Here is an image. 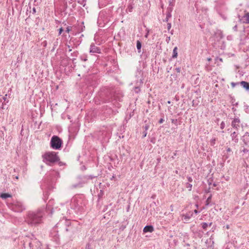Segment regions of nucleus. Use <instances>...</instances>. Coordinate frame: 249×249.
I'll use <instances>...</instances> for the list:
<instances>
[{"mask_svg":"<svg viewBox=\"0 0 249 249\" xmlns=\"http://www.w3.org/2000/svg\"><path fill=\"white\" fill-rule=\"evenodd\" d=\"M44 214L42 210L38 209L36 212H29L25 218V222L29 225L36 226L42 223Z\"/></svg>","mask_w":249,"mask_h":249,"instance_id":"obj_1","label":"nucleus"},{"mask_svg":"<svg viewBox=\"0 0 249 249\" xmlns=\"http://www.w3.org/2000/svg\"><path fill=\"white\" fill-rule=\"evenodd\" d=\"M82 196H75L71 200V208L76 212L81 213L84 210L85 204L83 202Z\"/></svg>","mask_w":249,"mask_h":249,"instance_id":"obj_2","label":"nucleus"},{"mask_svg":"<svg viewBox=\"0 0 249 249\" xmlns=\"http://www.w3.org/2000/svg\"><path fill=\"white\" fill-rule=\"evenodd\" d=\"M44 161L46 164L51 165L59 160V158L54 152H49L43 155Z\"/></svg>","mask_w":249,"mask_h":249,"instance_id":"obj_3","label":"nucleus"},{"mask_svg":"<svg viewBox=\"0 0 249 249\" xmlns=\"http://www.w3.org/2000/svg\"><path fill=\"white\" fill-rule=\"evenodd\" d=\"M8 207L15 212L20 213L25 209V206L20 201H14L12 203L7 202Z\"/></svg>","mask_w":249,"mask_h":249,"instance_id":"obj_4","label":"nucleus"},{"mask_svg":"<svg viewBox=\"0 0 249 249\" xmlns=\"http://www.w3.org/2000/svg\"><path fill=\"white\" fill-rule=\"evenodd\" d=\"M51 146L53 149H59L61 147L62 141L56 136H53L51 138Z\"/></svg>","mask_w":249,"mask_h":249,"instance_id":"obj_5","label":"nucleus"},{"mask_svg":"<svg viewBox=\"0 0 249 249\" xmlns=\"http://www.w3.org/2000/svg\"><path fill=\"white\" fill-rule=\"evenodd\" d=\"M107 22L108 19L106 14L103 12H100L97 20V23L99 24V25L100 27H103Z\"/></svg>","mask_w":249,"mask_h":249,"instance_id":"obj_6","label":"nucleus"},{"mask_svg":"<svg viewBox=\"0 0 249 249\" xmlns=\"http://www.w3.org/2000/svg\"><path fill=\"white\" fill-rule=\"evenodd\" d=\"M89 52L92 53H101V51L98 47L94 45V44L92 43L90 45Z\"/></svg>","mask_w":249,"mask_h":249,"instance_id":"obj_7","label":"nucleus"},{"mask_svg":"<svg viewBox=\"0 0 249 249\" xmlns=\"http://www.w3.org/2000/svg\"><path fill=\"white\" fill-rule=\"evenodd\" d=\"M242 140L245 144L249 146V134L247 132L245 134Z\"/></svg>","mask_w":249,"mask_h":249,"instance_id":"obj_8","label":"nucleus"},{"mask_svg":"<svg viewBox=\"0 0 249 249\" xmlns=\"http://www.w3.org/2000/svg\"><path fill=\"white\" fill-rule=\"evenodd\" d=\"M233 127L237 129L240 126V120L238 118H235L231 123Z\"/></svg>","mask_w":249,"mask_h":249,"instance_id":"obj_9","label":"nucleus"},{"mask_svg":"<svg viewBox=\"0 0 249 249\" xmlns=\"http://www.w3.org/2000/svg\"><path fill=\"white\" fill-rule=\"evenodd\" d=\"M232 154L231 149L227 148L226 150L223 152V157L225 159H227L229 156Z\"/></svg>","mask_w":249,"mask_h":249,"instance_id":"obj_10","label":"nucleus"},{"mask_svg":"<svg viewBox=\"0 0 249 249\" xmlns=\"http://www.w3.org/2000/svg\"><path fill=\"white\" fill-rule=\"evenodd\" d=\"M35 245L36 247H39L40 246L41 243L39 241L36 240V239L29 243V246L30 248H33V247Z\"/></svg>","mask_w":249,"mask_h":249,"instance_id":"obj_11","label":"nucleus"},{"mask_svg":"<svg viewBox=\"0 0 249 249\" xmlns=\"http://www.w3.org/2000/svg\"><path fill=\"white\" fill-rule=\"evenodd\" d=\"M53 200H50L49 201V203L47 204V207H46V210L47 211H49L50 210L51 211V212H50L51 214H52V213H53L52 209H53V208H52V206H53Z\"/></svg>","mask_w":249,"mask_h":249,"instance_id":"obj_12","label":"nucleus"},{"mask_svg":"<svg viewBox=\"0 0 249 249\" xmlns=\"http://www.w3.org/2000/svg\"><path fill=\"white\" fill-rule=\"evenodd\" d=\"M154 231V228L152 226H146L143 230L144 232H152Z\"/></svg>","mask_w":249,"mask_h":249,"instance_id":"obj_13","label":"nucleus"},{"mask_svg":"<svg viewBox=\"0 0 249 249\" xmlns=\"http://www.w3.org/2000/svg\"><path fill=\"white\" fill-rule=\"evenodd\" d=\"M193 212H189V213H187L186 214L183 215L184 217V220L185 221H188L193 216Z\"/></svg>","mask_w":249,"mask_h":249,"instance_id":"obj_14","label":"nucleus"},{"mask_svg":"<svg viewBox=\"0 0 249 249\" xmlns=\"http://www.w3.org/2000/svg\"><path fill=\"white\" fill-rule=\"evenodd\" d=\"M231 137L232 140L235 143H237L238 141V138L237 137V134L235 132H233L231 134Z\"/></svg>","mask_w":249,"mask_h":249,"instance_id":"obj_15","label":"nucleus"},{"mask_svg":"<svg viewBox=\"0 0 249 249\" xmlns=\"http://www.w3.org/2000/svg\"><path fill=\"white\" fill-rule=\"evenodd\" d=\"M240 85L247 90L249 89V83L247 82L242 81L240 82Z\"/></svg>","mask_w":249,"mask_h":249,"instance_id":"obj_16","label":"nucleus"},{"mask_svg":"<svg viewBox=\"0 0 249 249\" xmlns=\"http://www.w3.org/2000/svg\"><path fill=\"white\" fill-rule=\"evenodd\" d=\"M12 196L9 194L2 193L0 195V197L3 199H5L7 198L11 197Z\"/></svg>","mask_w":249,"mask_h":249,"instance_id":"obj_17","label":"nucleus"},{"mask_svg":"<svg viewBox=\"0 0 249 249\" xmlns=\"http://www.w3.org/2000/svg\"><path fill=\"white\" fill-rule=\"evenodd\" d=\"M242 20L244 22L249 23V13H248L245 15V16L243 17Z\"/></svg>","mask_w":249,"mask_h":249,"instance_id":"obj_18","label":"nucleus"},{"mask_svg":"<svg viewBox=\"0 0 249 249\" xmlns=\"http://www.w3.org/2000/svg\"><path fill=\"white\" fill-rule=\"evenodd\" d=\"M178 56V48L177 47H175L173 51V54L172 57L173 58H176Z\"/></svg>","mask_w":249,"mask_h":249,"instance_id":"obj_19","label":"nucleus"},{"mask_svg":"<svg viewBox=\"0 0 249 249\" xmlns=\"http://www.w3.org/2000/svg\"><path fill=\"white\" fill-rule=\"evenodd\" d=\"M137 49L138 50V53H141V47H142V44L140 41L137 40V44H136Z\"/></svg>","mask_w":249,"mask_h":249,"instance_id":"obj_20","label":"nucleus"},{"mask_svg":"<svg viewBox=\"0 0 249 249\" xmlns=\"http://www.w3.org/2000/svg\"><path fill=\"white\" fill-rule=\"evenodd\" d=\"M216 139L213 138L212 139L210 142V144L212 146H213L215 143Z\"/></svg>","mask_w":249,"mask_h":249,"instance_id":"obj_21","label":"nucleus"},{"mask_svg":"<svg viewBox=\"0 0 249 249\" xmlns=\"http://www.w3.org/2000/svg\"><path fill=\"white\" fill-rule=\"evenodd\" d=\"M133 9V7L131 5H129L128 6V7L126 9V10L129 12H132V10Z\"/></svg>","mask_w":249,"mask_h":249,"instance_id":"obj_22","label":"nucleus"},{"mask_svg":"<svg viewBox=\"0 0 249 249\" xmlns=\"http://www.w3.org/2000/svg\"><path fill=\"white\" fill-rule=\"evenodd\" d=\"M239 85H240V82H237V83L232 82L231 83V85L232 88H234L235 87V86Z\"/></svg>","mask_w":249,"mask_h":249,"instance_id":"obj_23","label":"nucleus"},{"mask_svg":"<svg viewBox=\"0 0 249 249\" xmlns=\"http://www.w3.org/2000/svg\"><path fill=\"white\" fill-rule=\"evenodd\" d=\"M186 187L189 188V190L191 191L192 187V185L190 183H187L186 184Z\"/></svg>","mask_w":249,"mask_h":249,"instance_id":"obj_24","label":"nucleus"},{"mask_svg":"<svg viewBox=\"0 0 249 249\" xmlns=\"http://www.w3.org/2000/svg\"><path fill=\"white\" fill-rule=\"evenodd\" d=\"M208 224L206 223H202V228L203 229H206L207 228V227H208Z\"/></svg>","mask_w":249,"mask_h":249,"instance_id":"obj_25","label":"nucleus"},{"mask_svg":"<svg viewBox=\"0 0 249 249\" xmlns=\"http://www.w3.org/2000/svg\"><path fill=\"white\" fill-rule=\"evenodd\" d=\"M225 127V124L224 122H222L220 124V128L223 129Z\"/></svg>","mask_w":249,"mask_h":249,"instance_id":"obj_26","label":"nucleus"},{"mask_svg":"<svg viewBox=\"0 0 249 249\" xmlns=\"http://www.w3.org/2000/svg\"><path fill=\"white\" fill-rule=\"evenodd\" d=\"M71 30V27L68 26L66 28V32L69 33Z\"/></svg>","mask_w":249,"mask_h":249,"instance_id":"obj_27","label":"nucleus"},{"mask_svg":"<svg viewBox=\"0 0 249 249\" xmlns=\"http://www.w3.org/2000/svg\"><path fill=\"white\" fill-rule=\"evenodd\" d=\"M169 5L171 6V7L169 8V9H170V11H172V7L174 6V3L171 1H170L169 2Z\"/></svg>","mask_w":249,"mask_h":249,"instance_id":"obj_28","label":"nucleus"},{"mask_svg":"<svg viewBox=\"0 0 249 249\" xmlns=\"http://www.w3.org/2000/svg\"><path fill=\"white\" fill-rule=\"evenodd\" d=\"M211 196H209L206 200V205H208L211 201Z\"/></svg>","mask_w":249,"mask_h":249,"instance_id":"obj_29","label":"nucleus"},{"mask_svg":"<svg viewBox=\"0 0 249 249\" xmlns=\"http://www.w3.org/2000/svg\"><path fill=\"white\" fill-rule=\"evenodd\" d=\"M52 173L53 174V175H55L57 178L59 177V173L57 172H56V171H53L52 172Z\"/></svg>","mask_w":249,"mask_h":249,"instance_id":"obj_30","label":"nucleus"},{"mask_svg":"<svg viewBox=\"0 0 249 249\" xmlns=\"http://www.w3.org/2000/svg\"><path fill=\"white\" fill-rule=\"evenodd\" d=\"M175 70L178 73H179L180 72V69L179 68H176L175 69Z\"/></svg>","mask_w":249,"mask_h":249,"instance_id":"obj_31","label":"nucleus"},{"mask_svg":"<svg viewBox=\"0 0 249 249\" xmlns=\"http://www.w3.org/2000/svg\"><path fill=\"white\" fill-rule=\"evenodd\" d=\"M164 122V119H162V118H161L160 120H159V123L160 124H162L163 122Z\"/></svg>","mask_w":249,"mask_h":249,"instance_id":"obj_32","label":"nucleus"},{"mask_svg":"<svg viewBox=\"0 0 249 249\" xmlns=\"http://www.w3.org/2000/svg\"><path fill=\"white\" fill-rule=\"evenodd\" d=\"M188 178V180L189 182H192V180H193V179H192V178H191V177H188V178Z\"/></svg>","mask_w":249,"mask_h":249,"instance_id":"obj_33","label":"nucleus"},{"mask_svg":"<svg viewBox=\"0 0 249 249\" xmlns=\"http://www.w3.org/2000/svg\"><path fill=\"white\" fill-rule=\"evenodd\" d=\"M171 23H168V27H167L168 30H170V28H171Z\"/></svg>","mask_w":249,"mask_h":249,"instance_id":"obj_34","label":"nucleus"},{"mask_svg":"<svg viewBox=\"0 0 249 249\" xmlns=\"http://www.w3.org/2000/svg\"><path fill=\"white\" fill-rule=\"evenodd\" d=\"M63 29L62 28H61L60 29H59V34L60 35L61 34L62 32H63Z\"/></svg>","mask_w":249,"mask_h":249,"instance_id":"obj_35","label":"nucleus"},{"mask_svg":"<svg viewBox=\"0 0 249 249\" xmlns=\"http://www.w3.org/2000/svg\"><path fill=\"white\" fill-rule=\"evenodd\" d=\"M216 61L219 60L220 62H222V59L221 58H218L217 57V58H216Z\"/></svg>","mask_w":249,"mask_h":249,"instance_id":"obj_36","label":"nucleus"},{"mask_svg":"<svg viewBox=\"0 0 249 249\" xmlns=\"http://www.w3.org/2000/svg\"><path fill=\"white\" fill-rule=\"evenodd\" d=\"M249 151V150H248L247 149H246V148H244L243 150H242V151L244 152V153H245L246 152H248Z\"/></svg>","mask_w":249,"mask_h":249,"instance_id":"obj_37","label":"nucleus"},{"mask_svg":"<svg viewBox=\"0 0 249 249\" xmlns=\"http://www.w3.org/2000/svg\"><path fill=\"white\" fill-rule=\"evenodd\" d=\"M110 137V133H108L107 136V138H109Z\"/></svg>","mask_w":249,"mask_h":249,"instance_id":"obj_38","label":"nucleus"},{"mask_svg":"<svg viewBox=\"0 0 249 249\" xmlns=\"http://www.w3.org/2000/svg\"><path fill=\"white\" fill-rule=\"evenodd\" d=\"M194 212H195V213H196V214H197V213H198V211H197L196 210H195L194 211Z\"/></svg>","mask_w":249,"mask_h":249,"instance_id":"obj_39","label":"nucleus"},{"mask_svg":"<svg viewBox=\"0 0 249 249\" xmlns=\"http://www.w3.org/2000/svg\"><path fill=\"white\" fill-rule=\"evenodd\" d=\"M136 91L138 92V90H139V89L138 88H136Z\"/></svg>","mask_w":249,"mask_h":249,"instance_id":"obj_40","label":"nucleus"},{"mask_svg":"<svg viewBox=\"0 0 249 249\" xmlns=\"http://www.w3.org/2000/svg\"><path fill=\"white\" fill-rule=\"evenodd\" d=\"M59 164L60 166H61L62 165V163L61 162H59Z\"/></svg>","mask_w":249,"mask_h":249,"instance_id":"obj_41","label":"nucleus"},{"mask_svg":"<svg viewBox=\"0 0 249 249\" xmlns=\"http://www.w3.org/2000/svg\"><path fill=\"white\" fill-rule=\"evenodd\" d=\"M207 59H208V61H209L211 60V58H208Z\"/></svg>","mask_w":249,"mask_h":249,"instance_id":"obj_42","label":"nucleus"},{"mask_svg":"<svg viewBox=\"0 0 249 249\" xmlns=\"http://www.w3.org/2000/svg\"><path fill=\"white\" fill-rule=\"evenodd\" d=\"M147 36H148V34H147L145 36V37H147Z\"/></svg>","mask_w":249,"mask_h":249,"instance_id":"obj_43","label":"nucleus"},{"mask_svg":"<svg viewBox=\"0 0 249 249\" xmlns=\"http://www.w3.org/2000/svg\"><path fill=\"white\" fill-rule=\"evenodd\" d=\"M146 136V133H145V134H144V137H145Z\"/></svg>","mask_w":249,"mask_h":249,"instance_id":"obj_44","label":"nucleus"},{"mask_svg":"<svg viewBox=\"0 0 249 249\" xmlns=\"http://www.w3.org/2000/svg\"><path fill=\"white\" fill-rule=\"evenodd\" d=\"M148 129V126H145V129L147 130Z\"/></svg>","mask_w":249,"mask_h":249,"instance_id":"obj_45","label":"nucleus"},{"mask_svg":"<svg viewBox=\"0 0 249 249\" xmlns=\"http://www.w3.org/2000/svg\"><path fill=\"white\" fill-rule=\"evenodd\" d=\"M168 104H170L171 103V102L170 101H168V102H167Z\"/></svg>","mask_w":249,"mask_h":249,"instance_id":"obj_46","label":"nucleus"},{"mask_svg":"<svg viewBox=\"0 0 249 249\" xmlns=\"http://www.w3.org/2000/svg\"><path fill=\"white\" fill-rule=\"evenodd\" d=\"M77 186H78V185H75L74 187H76Z\"/></svg>","mask_w":249,"mask_h":249,"instance_id":"obj_47","label":"nucleus"},{"mask_svg":"<svg viewBox=\"0 0 249 249\" xmlns=\"http://www.w3.org/2000/svg\"><path fill=\"white\" fill-rule=\"evenodd\" d=\"M227 228L229 229V226H227Z\"/></svg>","mask_w":249,"mask_h":249,"instance_id":"obj_48","label":"nucleus"},{"mask_svg":"<svg viewBox=\"0 0 249 249\" xmlns=\"http://www.w3.org/2000/svg\"><path fill=\"white\" fill-rule=\"evenodd\" d=\"M33 11L35 12V8L33 9Z\"/></svg>","mask_w":249,"mask_h":249,"instance_id":"obj_49","label":"nucleus"},{"mask_svg":"<svg viewBox=\"0 0 249 249\" xmlns=\"http://www.w3.org/2000/svg\"><path fill=\"white\" fill-rule=\"evenodd\" d=\"M46 249H50L49 248H47Z\"/></svg>","mask_w":249,"mask_h":249,"instance_id":"obj_50","label":"nucleus"},{"mask_svg":"<svg viewBox=\"0 0 249 249\" xmlns=\"http://www.w3.org/2000/svg\"><path fill=\"white\" fill-rule=\"evenodd\" d=\"M225 249H229V248H226Z\"/></svg>","mask_w":249,"mask_h":249,"instance_id":"obj_51","label":"nucleus"}]
</instances>
